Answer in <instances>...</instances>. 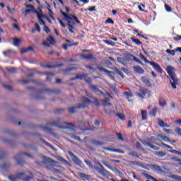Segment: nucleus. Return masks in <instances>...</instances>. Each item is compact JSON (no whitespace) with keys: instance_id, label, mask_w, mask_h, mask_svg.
Returning <instances> with one entry per match:
<instances>
[{"instance_id":"1","label":"nucleus","mask_w":181,"mask_h":181,"mask_svg":"<svg viewBox=\"0 0 181 181\" xmlns=\"http://www.w3.org/2000/svg\"><path fill=\"white\" fill-rule=\"evenodd\" d=\"M81 102L83 103L82 104H78L74 107H69L68 111L69 114H74L76 112V110H84L87 108V105L89 104H94L95 107H100V101L97 98H93V101L90 100V98L83 96L81 98Z\"/></svg>"},{"instance_id":"2","label":"nucleus","mask_w":181,"mask_h":181,"mask_svg":"<svg viewBox=\"0 0 181 181\" xmlns=\"http://www.w3.org/2000/svg\"><path fill=\"white\" fill-rule=\"evenodd\" d=\"M47 125L57 127V128H60L61 129H71V131H76V124L69 123L60 118L57 119L56 122L47 123Z\"/></svg>"},{"instance_id":"3","label":"nucleus","mask_w":181,"mask_h":181,"mask_svg":"<svg viewBox=\"0 0 181 181\" xmlns=\"http://www.w3.org/2000/svg\"><path fill=\"white\" fill-rule=\"evenodd\" d=\"M84 162L85 163H86V165L89 168H90V169H95V170H96V172H98L99 175H100L101 176H103V177H107V176H110L109 171L105 170V168H104L101 163H100L99 161L95 162V165H97H97L93 166V164H91V162L87 160H85Z\"/></svg>"},{"instance_id":"4","label":"nucleus","mask_w":181,"mask_h":181,"mask_svg":"<svg viewBox=\"0 0 181 181\" xmlns=\"http://www.w3.org/2000/svg\"><path fill=\"white\" fill-rule=\"evenodd\" d=\"M27 90H34L35 93H37V95H35V100H43V96H39L42 94H60L62 93V90L60 89L57 90H52V89H45V90H36L35 88L32 86L27 87Z\"/></svg>"},{"instance_id":"5","label":"nucleus","mask_w":181,"mask_h":181,"mask_svg":"<svg viewBox=\"0 0 181 181\" xmlns=\"http://www.w3.org/2000/svg\"><path fill=\"white\" fill-rule=\"evenodd\" d=\"M61 13L67 22V25L69 26V30L70 33H74V30H73V29H74V27L73 26V25H71V23H72L71 21H74L76 23L80 25V23H81V22H80V21L78 20V18H77V16H76L73 14L69 16L67 13L63 12V11H61Z\"/></svg>"},{"instance_id":"6","label":"nucleus","mask_w":181,"mask_h":181,"mask_svg":"<svg viewBox=\"0 0 181 181\" xmlns=\"http://www.w3.org/2000/svg\"><path fill=\"white\" fill-rule=\"evenodd\" d=\"M173 70H175V68L173 66H167L166 71L171 78V80H170V83L171 84L172 88L174 90H176V86L179 84V80L177 79V78H176V74L173 71Z\"/></svg>"},{"instance_id":"7","label":"nucleus","mask_w":181,"mask_h":181,"mask_svg":"<svg viewBox=\"0 0 181 181\" xmlns=\"http://www.w3.org/2000/svg\"><path fill=\"white\" fill-rule=\"evenodd\" d=\"M42 159L44 160L42 161L35 160V163L37 168H40L43 165H46V163H56V161L50 157L43 156Z\"/></svg>"},{"instance_id":"8","label":"nucleus","mask_w":181,"mask_h":181,"mask_svg":"<svg viewBox=\"0 0 181 181\" xmlns=\"http://www.w3.org/2000/svg\"><path fill=\"white\" fill-rule=\"evenodd\" d=\"M69 155L71 158L74 163L76 165V166H79V168H83L84 166V164H83V162L77 157L74 153H73L71 151H69Z\"/></svg>"},{"instance_id":"9","label":"nucleus","mask_w":181,"mask_h":181,"mask_svg":"<svg viewBox=\"0 0 181 181\" xmlns=\"http://www.w3.org/2000/svg\"><path fill=\"white\" fill-rule=\"evenodd\" d=\"M38 9H39L40 13H39V11L35 13V14H37V18L38 19V22L40 25H44V26H46V23H45L43 21V19H42V18H46L49 21V17H47L43 14V11H42V9L40 8V7H39Z\"/></svg>"},{"instance_id":"10","label":"nucleus","mask_w":181,"mask_h":181,"mask_svg":"<svg viewBox=\"0 0 181 181\" xmlns=\"http://www.w3.org/2000/svg\"><path fill=\"white\" fill-rule=\"evenodd\" d=\"M23 155H25V156H28V158H30L31 159H33V156H32L31 154L28 153L26 152L21 153L18 156H16L15 158L18 165H20L21 166H22V165L25 163V161L23 160L19 159V158H21V156H23Z\"/></svg>"},{"instance_id":"11","label":"nucleus","mask_w":181,"mask_h":181,"mask_svg":"<svg viewBox=\"0 0 181 181\" xmlns=\"http://www.w3.org/2000/svg\"><path fill=\"white\" fill-rule=\"evenodd\" d=\"M132 59L134 60V62H136V63H139V64H143L142 62H141V60H139V58L134 56V54H127L126 57H125L126 62H129V60H132Z\"/></svg>"},{"instance_id":"12","label":"nucleus","mask_w":181,"mask_h":181,"mask_svg":"<svg viewBox=\"0 0 181 181\" xmlns=\"http://www.w3.org/2000/svg\"><path fill=\"white\" fill-rule=\"evenodd\" d=\"M149 64L152 66L153 69H154V70H156L157 73H160V74H162L163 73V70L162 69L159 64L154 62H151Z\"/></svg>"},{"instance_id":"13","label":"nucleus","mask_w":181,"mask_h":181,"mask_svg":"<svg viewBox=\"0 0 181 181\" xmlns=\"http://www.w3.org/2000/svg\"><path fill=\"white\" fill-rule=\"evenodd\" d=\"M140 142H141V144H142L143 145L146 146H148L149 148H151L153 149V151H159V149H160L159 147L151 144V142L147 141L146 140L141 139V140H140Z\"/></svg>"},{"instance_id":"14","label":"nucleus","mask_w":181,"mask_h":181,"mask_svg":"<svg viewBox=\"0 0 181 181\" xmlns=\"http://www.w3.org/2000/svg\"><path fill=\"white\" fill-rule=\"evenodd\" d=\"M22 176H25V173L21 172L16 174V175H9L8 179L11 181H16L18 179H22Z\"/></svg>"},{"instance_id":"15","label":"nucleus","mask_w":181,"mask_h":181,"mask_svg":"<svg viewBox=\"0 0 181 181\" xmlns=\"http://www.w3.org/2000/svg\"><path fill=\"white\" fill-rule=\"evenodd\" d=\"M105 151H109V152H115L116 153H122V155H124L125 153V151L119 149V148H110L108 147L103 148Z\"/></svg>"},{"instance_id":"16","label":"nucleus","mask_w":181,"mask_h":181,"mask_svg":"<svg viewBox=\"0 0 181 181\" xmlns=\"http://www.w3.org/2000/svg\"><path fill=\"white\" fill-rule=\"evenodd\" d=\"M133 70L134 73H137V74H144V73H145V70H144V69L139 65L134 66Z\"/></svg>"},{"instance_id":"17","label":"nucleus","mask_w":181,"mask_h":181,"mask_svg":"<svg viewBox=\"0 0 181 181\" xmlns=\"http://www.w3.org/2000/svg\"><path fill=\"white\" fill-rule=\"evenodd\" d=\"M165 52L168 53V54H170V56H175L176 54V52H179L181 54V47H177L175 49H166Z\"/></svg>"},{"instance_id":"18","label":"nucleus","mask_w":181,"mask_h":181,"mask_svg":"<svg viewBox=\"0 0 181 181\" xmlns=\"http://www.w3.org/2000/svg\"><path fill=\"white\" fill-rule=\"evenodd\" d=\"M158 125L161 128H169L170 126L163 121L162 119H158Z\"/></svg>"},{"instance_id":"19","label":"nucleus","mask_w":181,"mask_h":181,"mask_svg":"<svg viewBox=\"0 0 181 181\" xmlns=\"http://www.w3.org/2000/svg\"><path fill=\"white\" fill-rule=\"evenodd\" d=\"M90 144H92V145H94L95 146H103V145H104V142L95 140L94 139H90Z\"/></svg>"},{"instance_id":"20","label":"nucleus","mask_w":181,"mask_h":181,"mask_svg":"<svg viewBox=\"0 0 181 181\" xmlns=\"http://www.w3.org/2000/svg\"><path fill=\"white\" fill-rule=\"evenodd\" d=\"M141 81L144 84H146L148 87H152V83H151V81H149L148 76H141Z\"/></svg>"},{"instance_id":"21","label":"nucleus","mask_w":181,"mask_h":181,"mask_svg":"<svg viewBox=\"0 0 181 181\" xmlns=\"http://www.w3.org/2000/svg\"><path fill=\"white\" fill-rule=\"evenodd\" d=\"M149 168L152 169L153 170H156L157 172H160L162 170V168L159 165H156L155 164H150L148 165Z\"/></svg>"},{"instance_id":"22","label":"nucleus","mask_w":181,"mask_h":181,"mask_svg":"<svg viewBox=\"0 0 181 181\" xmlns=\"http://www.w3.org/2000/svg\"><path fill=\"white\" fill-rule=\"evenodd\" d=\"M97 69L99 71H103L104 73H106L107 74H114V72L109 71L108 69L101 67V66H97Z\"/></svg>"},{"instance_id":"23","label":"nucleus","mask_w":181,"mask_h":181,"mask_svg":"<svg viewBox=\"0 0 181 181\" xmlns=\"http://www.w3.org/2000/svg\"><path fill=\"white\" fill-rule=\"evenodd\" d=\"M31 176L27 175L25 177L23 176H25V175L23 176H22L21 179L23 181H30L33 179V173H30Z\"/></svg>"},{"instance_id":"24","label":"nucleus","mask_w":181,"mask_h":181,"mask_svg":"<svg viewBox=\"0 0 181 181\" xmlns=\"http://www.w3.org/2000/svg\"><path fill=\"white\" fill-rule=\"evenodd\" d=\"M13 45L16 46V47H19V46H21V39L15 37V38H13Z\"/></svg>"},{"instance_id":"25","label":"nucleus","mask_w":181,"mask_h":181,"mask_svg":"<svg viewBox=\"0 0 181 181\" xmlns=\"http://www.w3.org/2000/svg\"><path fill=\"white\" fill-rule=\"evenodd\" d=\"M154 155L156 156H158V158H163V156H166V152H165V151H156L154 153Z\"/></svg>"},{"instance_id":"26","label":"nucleus","mask_w":181,"mask_h":181,"mask_svg":"<svg viewBox=\"0 0 181 181\" xmlns=\"http://www.w3.org/2000/svg\"><path fill=\"white\" fill-rule=\"evenodd\" d=\"M141 119L142 121L148 119V112L146 110H141Z\"/></svg>"},{"instance_id":"27","label":"nucleus","mask_w":181,"mask_h":181,"mask_svg":"<svg viewBox=\"0 0 181 181\" xmlns=\"http://www.w3.org/2000/svg\"><path fill=\"white\" fill-rule=\"evenodd\" d=\"M136 148L141 152H145V148L142 147V144H141L139 141L136 142Z\"/></svg>"},{"instance_id":"28","label":"nucleus","mask_w":181,"mask_h":181,"mask_svg":"<svg viewBox=\"0 0 181 181\" xmlns=\"http://www.w3.org/2000/svg\"><path fill=\"white\" fill-rule=\"evenodd\" d=\"M78 176H80L81 179H85L86 180H90V177H91V176L86 175L83 173H78Z\"/></svg>"},{"instance_id":"29","label":"nucleus","mask_w":181,"mask_h":181,"mask_svg":"<svg viewBox=\"0 0 181 181\" xmlns=\"http://www.w3.org/2000/svg\"><path fill=\"white\" fill-rule=\"evenodd\" d=\"M158 112V107H154L149 112L150 117H156Z\"/></svg>"},{"instance_id":"30","label":"nucleus","mask_w":181,"mask_h":181,"mask_svg":"<svg viewBox=\"0 0 181 181\" xmlns=\"http://www.w3.org/2000/svg\"><path fill=\"white\" fill-rule=\"evenodd\" d=\"M33 47L29 46L27 48H24L21 50V54H23V53H26L28 52H33Z\"/></svg>"},{"instance_id":"31","label":"nucleus","mask_w":181,"mask_h":181,"mask_svg":"<svg viewBox=\"0 0 181 181\" xmlns=\"http://www.w3.org/2000/svg\"><path fill=\"white\" fill-rule=\"evenodd\" d=\"M127 163L129 165H133L134 166H142V163L138 161L128 160Z\"/></svg>"},{"instance_id":"32","label":"nucleus","mask_w":181,"mask_h":181,"mask_svg":"<svg viewBox=\"0 0 181 181\" xmlns=\"http://www.w3.org/2000/svg\"><path fill=\"white\" fill-rule=\"evenodd\" d=\"M54 78V74L53 73H48L47 74V81H52Z\"/></svg>"},{"instance_id":"33","label":"nucleus","mask_w":181,"mask_h":181,"mask_svg":"<svg viewBox=\"0 0 181 181\" xmlns=\"http://www.w3.org/2000/svg\"><path fill=\"white\" fill-rule=\"evenodd\" d=\"M89 88L94 93H98V91H100V89H98V87L95 85H90Z\"/></svg>"},{"instance_id":"34","label":"nucleus","mask_w":181,"mask_h":181,"mask_svg":"<svg viewBox=\"0 0 181 181\" xmlns=\"http://www.w3.org/2000/svg\"><path fill=\"white\" fill-rule=\"evenodd\" d=\"M158 105L160 107H165L166 105V100L163 98H160L158 100Z\"/></svg>"},{"instance_id":"35","label":"nucleus","mask_w":181,"mask_h":181,"mask_svg":"<svg viewBox=\"0 0 181 181\" xmlns=\"http://www.w3.org/2000/svg\"><path fill=\"white\" fill-rule=\"evenodd\" d=\"M123 94L126 96V98L127 100H128L129 103H131V100L129 98H132V97L133 96L132 93L125 91L123 93Z\"/></svg>"},{"instance_id":"36","label":"nucleus","mask_w":181,"mask_h":181,"mask_svg":"<svg viewBox=\"0 0 181 181\" xmlns=\"http://www.w3.org/2000/svg\"><path fill=\"white\" fill-rule=\"evenodd\" d=\"M110 98H105V100H103V107H110V105H112V104H111L110 102Z\"/></svg>"},{"instance_id":"37","label":"nucleus","mask_w":181,"mask_h":181,"mask_svg":"<svg viewBox=\"0 0 181 181\" xmlns=\"http://www.w3.org/2000/svg\"><path fill=\"white\" fill-rule=\"evenodd\" d=\"M25 8H30V9H31V11H32V13H37V9L36 8H35V6H33V5H30V4H27L26 6H25Z\"/></svg>"},{"instance_id":"38","label":"nucleus","mask_w":181,"mask_h":181,"mask_svg":"<svg viewBox=\"0 0 181 181\" xmlns=\"http://www.w3.org/2000/svg\"><path fill=\"white\" fill-rule=\"evenodd\" d=\"M10 168H11V164L10 163H4L1 165V169H3V170H9Z\"/></svg>"},{"instance_id":"39","label":"nucleus","mask_w":181,"mask_h":181,"mask_svg":"<svg viewBox=\"0 0 181 181\" xmlns=\"http://www.w3.org/2000/svg\"><path fill=\"white\" fill-rule=\"evenodd\" d=\"M131 40L135 43L136 45H137L138 46L142 45V42H141V40H139V39L134 38V37H131Z\"/></svg>"},{"instance_id":"40","label":"nucleus","mask_w":181,"mask_h":181,"mask_svg":"<svg viewBox=\"0 0 181 181\" xmlns=\"http://www.w3.org/2000/svg\"><path fill=\"white\" fill-rule=\"evenodd\" d=\"M47 40L49 42L50 45H56V41L52 35H49V37L47 38Z\"/></svg>"},{"instance_id":"41","label":"nucleus","mask_w":181,"mask_h":181,"mask_svg":"<svg viewBox=\"0 0 181 181\" xmlns=\"http://www.w3.org/2000/svg\"><path fill=\"white\" fill-rule=\"evenodd\" d=\"M158 136L159 138H161V139H163V141H165V142H170V139H169V137L166 136H163L161 134H158Z\"/></svg>"},{"instance_id":"42","label":"nucleus","mask_w":181,"mask_h":181,"mask_svg":"<svg viewBox=\"0 0 181 181\" xmlns=\"http://www.w3.org/2000/svg\"><path fill=\"white\" fill-rule=\"evenodd\" d=\"M116 116H117L122 121H125V119H127L124 113H116Z\"/></svg>"},{"instance_id":"43","label":"nucleus","mask_w":181,"mask_h":181,"mask_svg":"<svg viewBox=\"0 0 181 181\" xmlns=\"http://www.w3.org/2000/svg\"><path fill=\"white\" fill-rule=\"evenodd\" d=\"M88 74H83L81 75L76 74V79L83 80V78H86V77H88Z\"/></svg>"},{"instance_id":"44","label":"nucleus","mask_w":181,"mask_h":181,"mask_svg":"<svg viewBox=\"0 0 181 181\" xmlns=\"http://www.w3.org/2000/svg\"><path fill=\"white\" fill-rule=\"evenodd\" d=\"M114 71H115V73H116V74H118V76L122 77V78H124V74H122V72H121V71L118 70V68H115Z\"/></svg>"},{"instance_id":"45","label":"nucleus","mask_w":181,"mask_h":181,"mask_svg":"<svg viewBox=\"0 0 181 181\" xmlns=\"http://www.w3.org/2000/svg\"><path fill=\"white\" fill-rule=\"evenodd\" d=\"M139 57L140 59H141V60H143L145 63H147L148 64H150L151 62L148 61L146 57H145V56H144V54H139Z\"/></svg>"},{"instance_id":"46","label":"nucleus","mask_w":181,"mask_h":181,"mask_svg":"<svg viewBox=\"0 0 181 181\" xmlns=\"http://www.w3.org/2000/svg\"><path fill=\"white\" fill-rule=\"evenodd\" d=\"M171 179H174V180L181 181V176L177 175H171Z\"/></svg>"},{"instance_id":"47","label":"nucleus","mask_w":181,"mask_h":181,"mask_svg":"<svg viewBox=\"0 0 181 181\" xmlns=\"http://www.w3.org/2000/svg\"><path fill=\"white\" fill-rule=\"evenodd\" d=\"M40 129H42V131H44V132H47L48 134H50V132H52V129H50V128L44 127L42 126H40Z\"/></svg>"},{"instance_id":"48","label":"nucleus","mask_w":181,"mask_h":181,"mask_svg":"<svg viewBox=\"0 0 181 181\" xmlns=\"http://www.w3.org/2000/svg\"><path fill=\"white\" fill-rule=\"evenodd\" d=\"M84 59L88 60H93L94 59V56L92 54H88L87 55H83Z\"/></svg>"},{"instance_id":"49","label":"nucleus","mask_w":181,"mask_h":181,"mask_svg":"<svg viewBox=\"0 0 181 181\" xmlns=\"http://www.w3.org/2000/svg\"><path fill=\"white\" fill-rule=\"evenodd\" d=\"M144 176L146 177V179H149L150 180L154 181L156 178L153 177L152 175L149 174L144 173Z\"/></svg>"},{"instance_id":"50","label":"nucleus","mask_w":181,"mask_h":181,"mask_svg":"<svg viewBox=\"0 0 181 181\" xmlns=\"http://www.w3.org/2000/svg\"><path fill=\"white\" fill-rule=\"evenodd\" d=\"M59 160H61V162H63L64 163H65L68 166H71V164L69 161H67V160L64 159L62 157H59Z\"/></svg>"},{"instance_id":"51","label":"nucleus","mask_w":181,"mask_h":181,"mask_svg":"<svg viewBox=\"0 0 181 181\" xmlns=\"http://www.w3.org/2000/svg\"><path fill=\"white\" fill-rule=\"evenodd\" d=\"M129 156H133L134 158H137L138 159H139V155H138V153L136 152L132 151L129 153Z\"/></svg>"},{"instance_id":"52","label":"nucleus","mask_w":181,"mask_h":181,"mask_svg":"<svg viewBox=\"0 0 181 181\" xmlns=\"http://www.w3.org/2000/svg\"><path fill=\"white\" fill-rule=\"evenodd\" d=\"M11 53H12L11 49H8L7 51L3 52V54H4V56H5V57H9Z\"/></svg>"},{"instance_id":"53","label":"nucleus","mask_w":181,"mask_h":181,"mask_svg":"<svg viewBox=\"0 0 181 181\" xmlns=\"http://www.w3.org/2000/svg\"><path fill=\"white\" fill-rule=\"evenodd\" d=\"M139 92L143 95H146L147 93H149V90L147 89H144V88H140Z\"/></svg>"},{"instance_id":"54","label":"nucleus","mask_w":181,"mask_h":181,"mask_svg":"<svg viewBox=\"0 0 181 181\" xmlns=\"http://www.w3.org/2000/svg\"><path fill=\"white\" fill-rule=\"evenodd\" d=\"M105 23L106 24V25H108V24H111V25H114V20H112L111 19V18H108L106 21H105Z\"/></svg>"},{"instance_id":"55","label":"nucleus","mask_w":181,"mask_h":181,"mask_svg":"<svg viewBox=\"0 0 181 181\" xmlns=\"http://www.w3.org/2000/svg\"><path fill=\"white\" fill-rule=\"evenodd\" d=\"M164 8H165L166 12H172V7H170L169 5L165 4Z\"/></svg>"},{"instance_id":"56","label":"nucleus","mask_w":181,"mask_h":181,"mask_svg":"<svg viewBox=\"0 0 181 181\" xmlns=\"http://www.w3.org/2000/svg\"><path fill=\"white\" fill-rule=\"evenodd\" d=\"M116 136H117L119 141H124V138L122 137V134L121 133L116 132Z\"/></svg>"},{"instance_id":"57","label":"nucleus","mask_w":181,"mask_h":181,"mask_svg":"<svg viewBox=\"0 0 181 181\" xmlns=\"http://www.w3.org/2000/svg\"><path fill=\"white\" fill-rule=\"evenodd\" d=\"M105 112H107L110 117H112V115H117V112H115V110H110L109 112H107V110H105Z\"/></svg>"},{"instance_id":"58","label":"nucleus","mask_w":181,"mask_h":181,"mask_svg":"<svg viewBox=\"0 0 181 181\" xmlns=\"http://www.w3.org/2000/svg\"><path fill=\"white\" fill-rule=\"evenodd\" d=\"M42 67H44V69H53V67H56V65L45 64Z\"/></svg>"},{"instance_id":"59","label":"nucleus","mask_w":181,"mask_h":181,"mask_svg":"<svg viewBox=\"0 0 181 181\" xmlns=\"http://www.w3.org/2000/svg\"><path fill=\"white\" fill-rule=\"evenodd\" d=\"M73 70H76V68L74 67L68 68V69H64V73H69L70 71H73Z\"/></svg>"},{"instance_id":"60","label":"nucleus","mask_w":181,"mask_h":181,"mask_svg":"<svg viewBox=\"0 0 181 181\" xmlns=\"http://www.w3.org/2000/svg\"><path fill=\"white\" fill-rule=\"evenodd\" d=\"M85 67L88 69V70H91V71H95L96 69L90 66V65H86Z\"/></svg>"},{"instance_id":"61","label":"nucleus","mask_w":181,"mask_h":181,"mask_svg":"<svg viewBox=\"0 0 181 181\" xmlns=\"http://www.w3.org/2000/svg\"><path fill=\"white\" fill-rule=\"evenodd\" d=\"M57 21H58L59 25H61V26L62 28H66V24H64V23H63V21L60 19V18H58Z\"/></svg>"},{"instance_id":"62","label":"nucleus","mask_w":181,"mask_h":181,"mask_svg":"<svg viewBox=\"0 0 181 181\" xmlns=\"http://www.w3.org/2000/svg\"><path fill=\"white\" fill-rule=\"evenodd\" d=\"M8 71L10 73H16V68H13V67L8 68Z\"/></svg>"},{"instance_id":"63","label":"nucleus","mask_w":181,"mask_h":181,"mask_svg":"<svg viewBox=\"0 0 181 181\" xmlns=\"http://www.w3.org/2000/svg\"><path fill=\"white\" fill-rule=\"evenodd\" d=\"M173 40L175 42H179V40H181V35H177L175 37H173Z\"/></svg>"},{"instance_id":"64","label":"nucleus","mask_w":181,"mask_h":181,"mask_svg":"<svg viewBox=\"0 0 181 181\" xmlns=\"http://www.w3.org/2000/svg\"><path fill=\"white\" fill-rule=\"evenodd\" d=\"M176 133L179 136H181V129L180 127L177 128Z\"/></svg>"}]
</instances>
